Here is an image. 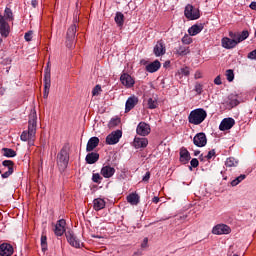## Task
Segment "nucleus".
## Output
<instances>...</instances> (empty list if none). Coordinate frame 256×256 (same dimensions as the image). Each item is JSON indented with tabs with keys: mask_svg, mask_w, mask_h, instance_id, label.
I'll list each match as a JSON object with an SVG mask.
<instances>
[{
	"mask_svg": "<svg viewBox=\"0 0 256 256\" xmlns=\"http://www.w3.org/2000/svg\"><path fill=\"white\" fill-rule=\"evenodd\" d=\"M9 21H13V11L10 8H6L4 15L0 13V34L2 37H9Z\"/></svg>",
	"mask_w": 256,
	"mask_h": 256,
	"instance_id": "nucleus-1",
	"label": "nucleus"
},
{
	"mask_svg": "<svg viewBox=\"0 0 256 256\" xmlns=\"http://www.w3.org/2000/svg\"><path fill=\"white\" fill-rule=\"evenodd\" d=\"M207 119V111L203 108L192 110L188 116V121L191 125H201Z\"/></svg>",
	"mask_w": 256,
	"mask_h": 256,
	"instance_id": "nucleus-2",
	"label": "nucleus"
},
{
	"mask_svg": "<svg viewBox=\"0 0 256 256\" xmlns=\"http://www.w3.org/2000/svg\"><path fill=\"white\" fill-rule=\"evenodd\" d=\"M28 132H30L31 137L37 135V111L35 109L31 110L29 114Z\"/></svg>",
	"mask_w": 256,
	"mask_h": 256,
	"instance_id": "nucleus-3",
	"label": "nucleus"
},
{
	"mask_svg": "<svg viewBox=\"0 0 256 256\" xmlns=\"http://www.w3.org/2000/svg\"><path fill=\"white\" fill-rule=\"evenodd\" d=\"M57 163L60 169H67V165H69V152L66 147H63L58 153Z\"/></svg>",
	"mask_w": 256,
	"mask_h": 256,
	"instance_id": "nucleus-4",
	"label": "nucleus"
},
{
	"mask_svg": "<svg viewBox=\"0 0 256 256\" xmlns=\"http://www.w3.org/2000/svg\"><path fill=\"white\" fill-rule=\"evenodd\" d=\"M184 15H185L186 19H188L189 21H195V20L199 19V17H201L199 8H195L191 4L186 5L185 10H184Z\"/></svg>",
	"mask_w": 256,
	"mask_h": 256,
	"instance_id": "nucleus-5",
	"label": "nucleus"
},
{
	"mask_svg": "<svg viewBox=\"0 0 256 256\" xmlns=\"http://www.w3.org/2000/svg\"><path fill=\"white\" fill-rule=\"evenodd\" d=\"M51 89V67H49V63L47 64V68L44 72V99L49 97V90Z\"/></svg>",
	"mask_w": 256,
	"mask_h": 256,
	"instance_id": "nucleus-6",
	"label": "nucleus"
},
{
	"mask_svg": "<svg viewBox=\"0 0 256 256\" xmlns=\"http://www.w3.org/2000/svg\"><path fill=\"white\" fill-rule=\"evenodd\" d=\"M121 137H123V132L121 130L113 131L106 137V143L107 145H117Z\"/></svg>",
	"mask_w": 256,
	"mask_h": 256,
	"instance_id": "nucleus-7",
	"label": "nucleus"
},
{
	"mask_svg": "<svg viewBox=\"0 0 256 256\" xmlns=\"http://www.w3.org/2000/svg\"><path fill=\"white\" fill-rule=\"evenodd\" d=\"M2 165L5 167V169H7V171L2 174V179L11 177V175H13L15 163L11 160H4Z\"/></svg>",
	"mask_w": 256,
	"mask_h": 256,
	"instance_id": "nucleus-8",
	"label": "nucleus"
},
{
	"mask_svg": "<svg viewBox=\"0 0 256 256\" xmlns=\"http://www.w3.org/2000/svg\"><path fill=\"white\" fill-rule=\"evenodd\" d=\"M213 235H229L231 228L225 224H218L212 229Z\"/></svg>",
	"mask_w": 256,
	"mask_h": 256,
	"instance_id": "nucleus-9",
	"label": "nucleus"
},
{
	"mask_svg": "<svg viewBox=\"0 0 256 256\" xmlns=\"http://www.w3.org/2000/svg\"><path fill=\"white\" fill-rule=\"evenodd\" d=\"M137 135L147 137L151 133V126L145 122H140L136 128Z\"/></svg>",
	"mask_w": 256,
	"mask_h": 256,
	"instance_id": "nucleus-10",
	"label": "nucleus"
},
{
	"mask_svg": "<svg viewBox=\"0 0 256 256\" xmlns=\"http://www.w3.org/2000/svg\"><path fill=\"white\" fill-rule=\"evenodd\" d=\"M66 239L72 247H75L76 249L81 247V240L77 239V236H75L72 231L66 232Z\"/></svg>",
	"mask_w": 256,
	"mask_h": 256,
	"instance_id": "nucleus-11",
	"label": "nucleus"
},
{
	"mask_svg": "<svg viewBox=\"0 0 256 256\" xmlns=\"http://www.w3.org/2000/svg\"><path fill=\"white\" fill-rule=\"evenodd\" d=\"M193 143L196 147H205L207 145V136L205 133L200 132L194 136Z\"/></svg>",
	"mask_w": 256,
	"mask_h": 256,
	"instance_id": "nucleus-12",
	"label": "nucleus"
},
{
	"mask_svg": "<svg viewBox=\"0 0 256 256\" xmlns=\"http://www.w3.org/2000/svg\"><path fill=\"white\" fill-rule=\"evenodd\" d=\"M221 45L224 49H234V47H237V45H239V42H237V39L224 37L221 40Z\"/></svg>",
	"mask_w": 256,
	"mask_h": 256,
	"instance_id": "nucleus-13",
	"label": "nucleus"
},
{
	"mask_svg": "<svg viewBox=\"0 0 256 256\" xmlns=\"http://www.w3.org/2000/svg\"><path fill=\"white\" fill-rule=\"evenodd\" d=\"M120 81L122 85H124V87H127V89H131V87L135 85V80L133 79V77H131V75L127 73L121 75Z\"/></svg>",
	"mask_w": 256,
	"mask_h": 256,
	"instance_id": "nucleus-14",
	"label": "nucleus"
},
{
	"mask_svg": "<svg viewBox=\"0 0 256 256\" xmlns=\"http://www.w3.org/2000/svg\"><path fill=\"white\" fill-rule=\"evenodd\" d=\"M235 125V119L225 118L221 121L219 129L220 131H229Z\"/></svg>",
	"mask_w": 256,
	"mask_h": 256,
	"instance_id": "nucleus-15",
	"label": "nucleus"
},
{
	"mask_svg": "<svg viewBox=\"0 0 256 256\" xmlns=\"http://www.w3.org/2000/svg\"><path fill=\"white\" fill-rule=\"evenodd\" d=\"M166 51L165 42H163V40H159L154 46V55L156 57H162V55H165Z\"/></svg>",
	"mask_w": 256,
	"mask_h": 256,
	"instance_id": "nucleus-16",
	"label": "nucleus"
},
{
	"mask_svg": "<svg viewBox=\"0 0 256 256\" xmlns=\"http://www.w3.org/2000/svg\"><path fill=\"white\" fill-rule=\"evenodd\" d=\"M139 103V98L135 95L130 96L125 105V113H129L132 109H135V106Z\"/></svg>",
	"mask_w": 256,
	"mask_h": 256,
	"instance_id": "nucleus-17",
	"label": "nucleus"
},
{
	"mask_svg": "<svg viewBox=\"0 0 256 256\" xmlns=\"http://www.w3.org/2000/svg\"><path fill=\"white\" fill-rule=\"evenodd\" d=\"M99 147V137H91L86 145V151L87 153H91L92 151H95Z\"/></svg>",
	"mask_w": 256,
	"mask_h": 256,
	"instance_id": "nucleus-18",
	"label": "nucleus"
},
{
	"mask_svg": "<svg viewBox=\"0 0 256 256\" xmlns=\"http://www.w3.org/2000/svg\"><path fill=\"white\" fill-rule=\"evenodd\" d=\"M65 225H67V222L65 219L58 220L55 226L54 233L57 235V237H61L63 233H65Z\"/></svg>",
	"mask_w": 256,
	"mask_h": 256,
	"instance_id": "nucleus-19",
	"label": "nucleus"
},
{
	"mask_svg": "<svg viewBox=\"0 0 256 256\" xmlns=\"http://www.w3.org/2000/svg\"><path fill=\"white\" fill-rule=\"evenodd\" d=\"M147 145H149V140L147 138H134L133 146L135 147V149H145Z\"/></svg>",
	"mask_w": 256,
	"mask_h": 256,
	"instance_id": "nucleus-20",
	"label": "nucleus"
},
{
	"mask_svg": "<svg viewBox=\"0 0 256 256\" xmlns=\"http://www.w3.org/2000/svg\"><path fill=\"white\" fill-rule=\"evenodd\" d=\"M101 175L105 178V179H111V177H113V175H115V168L111 167L109 165L103 166L101 168L100 171Z\"/></svg>",
	"mask_w": 256,
	"mask_h": 256,
	"instance_id": "nucleus-21",
	"label": "nucleus"
},
{
	"mask_svg": "<svg viewBox=\"0 0 256 256\" xmlns=\"http://www.w3.org/2000/svg\"><path fill=\"white\" fill-rule=\"evenodd\" d=\"M99 153L97 152H88V154L85 157V161L88 165H95L97 161H99Z\"/></svg>",
	"mask_w": 256,
	"mask_h": 256,
	"instance_id": "nucleus-22",
	"label": "nucleus"
},
{
	"mask_svg": "<svg viewBox=\"0 0 256 256\" xmlns=\"http://www.w3.org/2000/svg\"><path fill=\"white\" fill-rule=\"evenodd\" d=\"M0 255L1 256H11L13 255V246L11 244L3 243L0 245Z\"/></svg>",
	"mask_w": 256,
	"mask_h": 256,
	"instance_id": "nucleus-23",
	"label": "nucleus"
},
{
	"mask_svg": "<svg viewBox=\"0 0 256 256\" xmlns=\"http://www.w3.org/2000/svg\"><path fill=\"white\" fill-rule=\"evenodd\" d=\"M21 141H28V145H35V136H31V132L23 131L20 136Z\"/></svg>",
	"mask_w": 256,
	"mask_h": 256,
	"instance_id": "nucleus-24",
	"label": "nucleus"
},
{
	"mask_svg": "<svg viewBox=\"0 0 256 256\" xmlns=\"http://www.w3.org/2000/svg\"><path fill=\"white\" fill-rule=\"evenodd\" d=\"M190 159H191V154L189 153L187 148L182 147L180 149V161H181V163H184V165H185L186 163H189Z\"/></svg>",
	"mask_w": 256,
	"mask_h": 256,
	"instance_id": "nucleus-25",
	"label": "nucleus"
},
{
	"mask_svg": "<svg viewBox=\"0 0 256 256\" xmlns=\"http://www.w3.org/2000/svg\"><path fill=\"white\" fill-rule=\"evenodd\" d=\"M201 31H203V24H195L188 29V33L189 35H191V37H195V35H199Z\"/></svg>",
	"mask_w": 256,
	"mask_h": 256,
	"instance_id": "nucleus-26",
	"label": "nucleus"
},
{
	"mask_svg": "<svg viewBox=\"0 0 256 256\" xmlns=\"http://www.w3.org/2000/svg\"><path fill=\"white\" fill-rule=\"evenodd\" d=\"M159 69H161V62L158 60L146 66V71H148V73H155L156 71H159Z\"/></svg>",
	"mask_w": 256,
	"mask_h": 256,
	"instance_id": "nucleus-27",
	"label": "nucleus"
},
{
	"mask_svg": "<svg viewBox=\"0 0 256 256\" xmlns=\"http://www.w3.org/2000/svg\"><path fill=\"white\" fill-rule=\"evenodd\" d=\"M93 206L95 211H101V209H105V200L101 198L94 199Z\"/></svg>",
	"mask_w": 256,
	"mask_h": 256,
	"instance_id": "nucleus-28",
	"label": "nucleus"
},
{
	"mask_svg": "<svg viewBox=\"0 0 256 256\" xmlns=\"http://www.w3.org/2000/svg\"><path fill=\"white\" fill-rule=\"evenodd\" d=\"M77 33V25L73 24L68 28L67 37L69 41H75V35Z\"/></svg>",
	"mask_w": 256,
	"mask_h": 256,
	"instance_id": "nucleus-29",
	"label": "nucleus"
},
{
	"mask_svg": "<svg viewBox=\"0 0 256 256\" xmlns=\"http://www.w3.org/2000/svg\"><path fill=\"white\" fill-rule=\"evenodd\" d=\"M190 75V69L189 67H183V68H180L177 73H176V77L178 79H182L183 77H189Z\"/></svg>",
	"mask_w": 256,
	"mask_h": 256,
	"instance_id": "nucleus-30",
	"label": "nucleus"
},
{
	"mask_svg": "<svg viewBox=\"0 0 256 256\" xmlns=\"http://www.w3.org/2000/svg\"><path fill=\"white\" fill-rule=\"evenodd\" d=\"M127 201L130 205H138L139 204V195L132 193L127 196Z\"/></svg>",
	"mask_w": 256,
	"mask_h": 256,
	"instance_id": "nucleus-31",
	"label": "nucleus"
},
{
	"mask_svg": "<svg viewBox=\"0 0 256 256\" xmlns=\"http://www.w3.org/2000/svg\"><path fill=\"white\" fill-rule=\"evenodd\" d=\"M191 51L189 50V47L187 46H180L176 49V55H180L181 57L185 55H189Z\"/></svg>",
	"mask_w": 256,
	"mask_h": 256,
	"instance_id": "nucleus-32",
	"label": "nucleus"
},
{
	"mask_svg": "<svg viewBox=\"0 0 256 256\" xmlns=\"http://www.w3.org/2000/svg\"><path fill=\"white\" fill-rule=\"evenodd\" d=\"M125 21V16L121 12H117L115 16V23H117L118 27H123V23Z\"/></svg>",
	"mask_w": 256,
	"mask_h": 256,
	"instance_id": "nucleus-33",
	"label": "nucleus"
},
{
	"mask_svg": "<svg viewBox=\"0 0 256 256\" xmlns=\"http://www.w3.org/2000/svg\"><path fill=\"white\" fill-rule=\"evenodd\" d=\"M4 157H17V152L11 148H2Z\"/></svg>",
	"mask_w": 256,
	"mask_h": 256,
	"instance_id": "nucleus-34",
	"label": "nucleus"
},
{
	"mask_svg": "<svg viewBox=\"0 0 256 256\" xmlns=\"http://www.w3.org/2000/svg\"><path fill=\"white\" fill-rule=\"evenodd\" d=\"M248 37H249V31L244 30L241 33H238V37H237L236 41L238 43H241V42L245 41V39H247Z\"/></svg>",
	"mask_w": 256,
	"mask_h": 256,
	"instance_id": "nucleus-35",
	"label": "nucleus"
},
{
	"mask_svg": "<svg viewBox=\"0 0 256 256\" xmlns=\"http://www.w3.org/2000/svg\"><path fill=\"white\" fill-rule=\"evenodd\" d=\"M245 177H247L245 174H241L236 179L231 181L232 187H237L241 183V181L245 180Z\"/></svg>",
	"mask_w": 256,
	"mask_h": 256,
	"instance_id": "nucleus-36",
	"label": "nucleus"
},
{
	"mask_svg": "<svg viewBox=\"0 0 256 256\" xmlns=\"http://www.w3.org/2000/svg\"><path fill=\"white\" fill-rule=\"evenodd\" d=\"M238 164L239 162L236 161L233 157L227 158L225 162L226 167H237Z\"/></svg>",
	"mask_w": 256,
	"mask_h": 256,
	"instance_id": "nucleus-37",
	"label": "nucleus"
},
{
	"mask_svg": "<svg viewBox=\"0 0 256 256\" xmlns=\"http://www.w3.org/2000/svg\"><path fill=\"white\" fill-rule=\"evenodd\" d=\"M159 103L157 102L156 99L149 98L148 99V109H157V106Z\"/></svg>",
	"mask_w": 256,
	"mask_h": 256,
	"instance_id": "nucleus-38",
	"label": "nucleus"
},
{
	"mask_svg": "<svg viewBox=\"0 0 256 256\" xmlns=\"http://www.w3.org/2000/svg\"><path fill=\"white\" fill-rule=\"evenodd\" d=\"M121 123V119L120 118H112L109 122V127L110 129L113 127H117L119 126Z\"/></svg>",
	"mask_w": 256,
	"mask_h": 256,
	"instance_id": "nucleus-39",
	"label": "nucleus"
},
{
	"mask_svg": "<svg viewBox=\"0 0 256 256\" xmlns=\"http://www.w3.org/2000/svg\"><path fill=\"white\" fill-rule=\"evenodd\" d=\"M182 43L184 45H191L193 43V38H191V36L188 34H185L182 38Z\"/></svg>",
	"mask_w": 256,
	"mask_h": 256,
	"instance_id": "nucleus-40",
	"label": "nucleus"
},
{
	"mask_svg": "<svg viewBox=\"0 0 256 256\" xmlns=\"http://www.w3.org/2000/svg\"><path fill=\"white\" fill-rule=\"evenodd\" d=\"M41 247H42V251L45 253V251H47V236L46 235L41 236Z\"/></svg>",
	"mask_w": 256,
	"mask_h": 256,
	"instance_id": "nucleus-41",
	"label": "nucleus"
},
{
	"mask_svg": "<svg viewBox=\"0 0 256 256\" xmlns=\"http://www.w3.org/2000/svg\"><path fill=\"white\" fill-rule=\"evenodd\" d=\"M226 77L227 81L231 82L233 79H235V73H233V70L229 69L226 71Z\"/></svg>",
	"mask_w": 256,
	"mask_h": 256,
	"instance_id": "nucleus-42",
	"label": "nucleus"
},
{
	"mask_svg": "<svg viewBox=\"0 0 256 256\" xmlns=\"http://www.w3.org/2000/svg\"><path fill=\"white\" fill-rule=\"evenodd\" d=\"M102 89H101V85H96L93 90H92V95L93 97H97V95H99L101 93Z\"/></svg>",
	"mask_w": 256,
	"mask_h": 256,
	"instance_id": "nucleus-43",
	"label": "nucleus"
},
{
	"mask_svg": "<svg viewBox=\"0 0 256 256\" xmlns=\"http://www.w3.org/2000/svg\"><path fill=\"white\" fill-rule=\"evenodd\" d=\"M101 179H103V178L101 177V174H99V173H95L92 176V181L94 183H101Z\"/></svg>",
	"mask_w": 256,
	"mask_h": 256,
	"instance_id": "nucleus-44",
	"label": "nucleus"
},
{
	"mask_svg": "<svg viewBox=\"0 0 256 256\" xmlns=\"http://www.w3.org/2000/svg\"><path fill=\"white\" fill-rule=\"evenodd\" d=\"M213 157H215V150L214 149L210 150L208 152V154L205 156V159H207V161H209V160L213 159Z\"/></svg>",
	"mask_w": 256,
	"mask_h": 256,
	"instance_id": "nucleus-45",
	"label": "nucleus"
},
{
	"mask_svg": "<svg viewBox=\"0 0 256 256\" xmlns=\"http://www.w3.org/2000/svg\"><path fill=\"white\" fill-rule=\"evenodd\" d=\"M24 39H25V41H31V39H33V31H29V32L25 33Z\"/></svg>",
	"mask_w": 256,
	"mask_h": 256,
	"instance_id": "nucleus-46",
	"label": "nucleus"
},
{
	"mask_svg": "<svg viewBox=\"0 0 256 256\" xmlns=\"http://www.w3.org/2000/svg\"><path fill=\"white\" fill-rule=\"evenodd\" d=\"M195 91L198 95H201L203 93V85L201 84H196L195 86Z\"/></svg>",
	"mask_w": 256,
	"mask_h": 256,
	"instance_id": "nucleus-47",
	"label": "nucleus"
},
{
	"mask_svg": "<svg viewBox=\"0 0 256 256\" xmlns=\"http://www.w3.org/2000/svg\"><path fill=\"white\" fill-rule=\"evenodd\" d=\"M190 165H191V167H194V168L199 167V160H198L197 158H193V159L190 161Z\"/></svg>",
	"mask_w": 256,
	"mask_h": 256,
	"instance_id": "nucleus-48",
	"label": "nucleus"
},
{
	"mask_svg": "<svg viewBox=\"0 0 256 256\" xmlns=\"http://www.w3.org/2000/svg\"><path fill=\"white\" fill-rule=\"evenodd\" d=\"M142 249H147L149 247V238H144L141 244Z\"/></svg>",
	"mask_w": 256,
	"mask_h": 256,
	"instance_id": "nucleus-49",
	"label": "nucleus"
},
{
	"mask_svg": "<svg viewBox=\"0 0 256 256\" xmlns=\"http://www.w3.org/2000/svg\"><path fill=\"white\" fill-rule=\"evenodd\" d=\"M248 59H252L256 61V49L248 53Z\"/></svg>",
	"mask_w": 256,
	"mask_h": 256,
	"instance_id": "nucleus-50",
	"label": "nucleus"
},
{
	"mask_svg": "<svg viewBox=\"0 0 256 256\" xmlns=\"http://www.w3.org/2000/svg\"><path fill=\"white\" fill-rule=\"evenodd\" d=\"M74 42L75 40L70 41L69 37L66 36V46L68 47V49H71V47H73Z\"/></svg>",
	"mask_w": 256,
	"mask_h": 256,
	"instance_id": "nucleus-51",
	"label": "nucleus"
},
{
	"mask_svg": "<svg viewBox=\"0 0 256 256\" xmlns=\"http://www.w3.org/2000/svg\"><path fill=\"white\" fill-rule=\"evenodd\" d=\"M229 37L230 39H237V37H239V33H235L233 31L229 32Z\"/></svg>",
	"mask_w": 256,
	"mask_h": 256,
	"instance_id": "nucleus-52",
	"label": "nucleus"
},
{
	"mask_svg": "<svg viewBox=\"0 0 256 256\" xmlns=\"http://www.w3.org/2000/svg\"><path fill=\"white\" fill-rule=\"evenodd\" d=\"M149 179H151V173L150 172H146V174L143 177L142 181L147 182V181H149Z\"/></svg>",
	"mask_w": 256,
	"mask_h": 256,
	"instance_id": "nucleus-53",
	"label": "nucleus"
},
{
	"mask_svg": "<svg viewBox=\"0 0 256 256\" xmlns=\"http://www.w3.org/2000/svg\"><path fill=\"white\" fill-rule=\"evenodd\" d=\"M214 83H215V85H221L223 83V82H221V76H217L214 79Z\"/></svg>",
	"mask_w": 256,
	"mask_h": 256,
	"instance_id": "nucleus-54",
	"label": "nucleus"
},
{
	"mask_svg": "<svg viewBox=\"0 0 256 256\" xmlns=\"http://www.w3.org/2000/svg\"><path fill=\"white\" fill-rule=\"evenodd\" d=\"M250 9H252L253 11H256V2H251Z\"/></svg>",
	"mask_w": 256,
	"mask_h": 256,
	"instance_id": "nucleus-55",
	"label": "nucleus"
},
{
	"mask_svg": "<svg viewBox=\"0 0 256 256\" xmlns=\"http://www.w3.org/2000/svg\"><path fill=\"white\" fill-rule=\"evenodd\" d=\"M159 197L155 196L153 199H152V203H159Z\"/></svg>",
	"mask_w": 256,
	"mask_h": 256,
	"instance_id": "nucleus-56",
	"label": "nucleus"
},
{
	"mask_svg": "<svg viewBox=\"0 0 256 256\" xmlns=\"http://www.w3.org/2000/svg\"><path fill=\"white\" fill-rule=\"evenodd\" d=\"M195 79H201V72L195 73Z\"/></svg>",
	"mask_w": 256,
	"mask_h": 256,
	"instance_id": "nucleus-57",
	"label": "nucleus"
},
{
	"mask_svg": "<svg viewBox=\"0 0 256 256\" xmlns=\"http://www.w3.org/2000/svg\"><path fill=\"white\" fill-rule=\"evenodd\" d=\"M31 5L32 7H37V0H32Z\"/></svg>",
	"mask_w": 256,
	"mask_h": 256,
	"instance_id": "nucleus-58",
	"label": "nucleus"
},
{
	"mask_svg": "<svg viewBox=\"0 0 256 256\" xmlns=\"http://www.w3.org/2000/svg\"><path fill=\"white\" fill-rule=\"evenodd\" d=\"M142 253L140 251L134 252L132 256H141Z\"/></svg>",
	"mask_w": 256,
	"mask_h": 256,
	"instance_id": "nucleus-59",
	"label": "nucleus"
},
{
	"mask_svg": "<svg viewBox=\"0 0 256 256\" xmlns=\"http://www.w3.org/2000/svg\"><path fill=\"white\" fill-rule=\"evenodd\" d=\"M194 155H195V156H198V155H199V152H195Z\"/></svg>",
	"mask_w": 256,
	"mask_h": 256,
	"instance_id": "nucleus-60",
	"label": "nucleus"
},
{
	"mask_svg": "<svg viewBox=\"0 0 256 256\" xmlns=\"http://www.w3.org/2000/svg\"><path fill=\"white\" fill-rule=\"evenodd\" d=\"M201 161H203V155L200 156Z\"/></svg>",
	"mask_w": 256,
	"mask_h": 256,
	"instance_id": "nucleus-61",
	"label": "nucleus"
},
{
	"mask_svg": "<svg viewBox=\"0 0 256 256\" xmlns=\"http://www.w3.org/2000/svg\"><path fill=\"white\" fill-rule=\"evenodd\" d=\"M233 256H239V255H237V254H234Z\"/></svg>",
	"mask_w": 256,
	"mask_h": 256,
	"instance_id": "nucleus-62",
	"label": "nucleus"
},
{
	"mask_svg": "<svg viewBox=\"0 0 256 256\" xmlns=\"http://www.w3.org/2000/svg\"><path fill=\"white\" fill-rule=\"evenodd\" d=\"M1 41H3V40L0 38V43H1Z\"/></svg>",
	"mask_w": 256,
	"mask_h": 256,
	"instance_id": "nucleus-63",
	"label": "nucleus"
},
{
	"mask_svg": "<svg viewBox=\"0 0 256 256\" xmlns=\"http://www.w3.org/2000/svg\"><path fill=\"white\" fill-rule=\"evenodd\" d=\"M93 237H98V236H93Z\"/></svg>",
	"mask_w": 256,
	"mask_h": 256,
	"instance_id": "nucleus-64",
	"label": "nucleus"
}]
</instances>
